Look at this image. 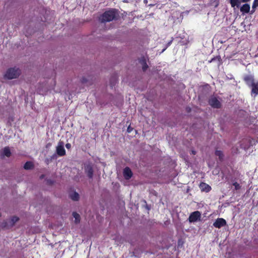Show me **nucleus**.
Returning a JSON list of instances; mask_svg holds the SVG:
<instances>
[{"label":"nucleus","mask_w":258,"mask_h":258,"mask_svg":"<svg viewBox=\"0 0 258 258\" xmlns=\"http://www.w3.org/2000/svg\"><path fill=\"white\" fill-rule=\"evenodd\" d=\"M123 174L125 179H130L133 176V172L128 167H126L123 171Z\"/></svg>","instance_id":"nucleus-9"},{"label":"nucleus","mask_w":258,"mask_h":258,"mask_svg":"<svg viewBox=\"0 0 258 258\" xmlns=\"http://www.w3.org/2000/svg\"><path fill=\"white\" fill-rule=\"evenodd\" d=\"M257 7H258V0H254L253 4H252V8H256Z\"/></svg>","instance_id":"nucleus-25"},{"label":"nucleus","mask_w":258,"mask_h":258,"mask_svg":"<svg viewBox=\"0 0 258 258\" xmlns=\"http://www.w3.org/2000/svg\"><path fill=\"white\" fill-rule=\"evenodd\" d=\"M243 80L247 86L250 87L252 84L254 83V77L251 75H247L244 76Z\"/></svg>","instance_id":"nucleus-6"},{"label":"nucleus","mask_w":258,"mask_h":258,"mask_svg":"<svg viewBox=\"0 0 258 258\" xmlns=\"http://www.w3.org/2000/svg\"><path fill=\"white\" fill-rule=\"evenodd\" d=\"M226 225V221L223 218H218L213 223V226L218 228H220Z\"/></svg>","instance_id":"nucleus-5"},{"label":"nucleus","mask_w":258,"mask_h":258,"mask_svg":"<svg viewBox=\"0 0 258 258\" xmlns=\"http://www.w3.org/2000/svg\"><path fill=\"white\" fill-rule=\"evenodd\" d=\"M255 8H254V9H253V8L252 7V10H251V14L255 12Z\"/></svg>","instance_id":"nucleus-29"},{"label":"nucleus","mask_w":258,"mask_h":258,"mask_svg":"<svg viewBox=\"0 0 258 258\" xmlns=\"http://www.w3.org/2000/svg\"><path fill=\"white\" fill-rule=\"evenodd\" d=\"M201 216V214L199 211H195L190 214L188 217V221L190 223L197 222L200 218Z\"/></svg>","instance_id":"nucleus-4"},{"label":"nucleus","mask_w":258,"mask_h":258,"mask_svg":"<svg viewBox=\"0 0 258 258\" xmlns=\"http://www.w3.org/2000/svg\"><path fill=\"white\" fill-rule=\"evenodd\" d=\"M191 153H192L193 155H195V154H196V151H195L192 150V151H191Z\"/></svg>","instance_id":"nucleus-31"},{"label":"nucleus","mask_w":258,"mask_h":258,"mask_svg":"<svg viewBox=\"0 0 258 258\" xmlns=\"http://www.w3.org/2000/svg\"><path fill=\"white\" fill-rule=\"evenodd\" d=\"M73 217L75 218V223L78 224L80 222V216L77 212H74L72 214Z\"/></svg>","instance_id":"nucleus-19"},{"label":"nucleus","mask_w":258,"mask_h":258,"mask_svg":"<svg viewBox=\"0 0 258 258\" xmlns=\"http://www.w3.org/2000/svg\"><path fill=\"white\" fill-rule=\"evenodd\" d=\"M148 68V66L147 63H144V64L142 65V69L144 72H145L147 69Z\"/></svg>","instance_id":"nucleus-27"},{"label":"nucleus","mask_w":258,"mask_h":258,"mask_svg":"<svg viewBox=\"0 0 258 258\" xmlns=\"http://www.w3.org/2000/svg\"><path fill=\"white\" fill-rule=\"evenodd\" d=\"M233 185L234 186L235 189L236 190L240 189V188H241V186L237 182H234L233 183Z\"/></svg>","instance_id":"nucleus-23"},{"label":"nucleus","mask_w":258,"mask_h":258,"mask_svg":"<svg viewBox=\"0 0 258 258\" xmlns=\"http://www.w3.org/2000/svg\"><path fill=\"white\" fill-rule=\"evenodd\" d=\"M3 156H6L7 157H9L11 155V152L10 148L8 147H6L4 148L2 152Z\"/></svg>","instance_id":"nucleus-17"},{"label":"nucleus","mask_w":258,"mask_h":258,"mask_svg":"<svg viewBox=\"0 0 258 258\" xmlns=\"http://www.w3.org/2000/svg\"><path fill=\"white\" fill-rule=\"evenodd\" d=\"M172 41H173V38H172V39H171L170 41H169L167 43L166 47H165V48L163 49L162 52H163L164 50H165V49H166L168 47H169V46L171 44V43H172Z\"/></svg>","instance_id":"nucleus-26"},{"label":"nucleus","mask_w":258,"mask_h":258,"mask_svg":"<svg viewBox=\"0 0 258 258\" xmlns=\"http://www.w3.org/2000/svg\"><path fill=\"white\" fill-rule=\"evenodd\" d=\"M119 18L118 11L112 9L104 12L101 16L100 20L102 23L117 20Z\"/></svg>","instance_id":"nucleus-1"},{"label":"nucleus","mask_w":258,"mask_h":258,"mask_svg":"<svg viewBox=\"0 0 258 258\" xmlns=\"http://www.w3.org/2000/svg\"><path fill=\"white\" fill-rule=\"evenodd\" d=\"M85 172L89 178H92L93 176V169L91 165H87L85 167Z\"/></svg>","instance_id":"nucleus-11"},{"label":"nucleus","mask_w":258,"mask_h":258,"mask_svg":"<svg viewBox=\"0 0 258 258\" xmlns=\"http://www.w3.org/2000/svg\"><path fill=\"white\" fill-rule=\"evenodd\" d=\"M250 8L249 4H245L241 7L240 10L242 13H248L250 11Z\"/></svg>","instance_id":"nucleus-16"},{"label":"nucleus","mask_w":258,"mask_h":258,"mask_svg":"<svg viewBox=\"0 0 258 258\" xmlns=\"http://www.w3.org/2000/svg\"><path fill=\"white\" fill-rule=\"evenodd\" d=\"M250 87H251V94H254L255 96L258 95V82L254 83Z\"/></svg>","instance_id":"nucleus-15"},{"label":"nucleus","mask_w":258,"mask_h":258,"mask_svg":"<svg viewBox=\"0 0 258 258\" xmlns=\"http://www.w3.org/2000/svg\"><path fill=\"white\" fill-rule=\"evenodd\" d=\"M34 164L31 161H27L24 165V168L25 170H29L33 169L34 168Z\"/></svg>","instance_id":"nucleus-18"},{"label":"nucleus","mask_w":258,"mask_h":258,"mask_svg":"<svg viewBox=\"0 0 258 258\" xmlns=\"http://www.w3.org/2000/svg\"><path fill=\"white\" fill-rule=\"evenodd\" d=\"M110 86L111 88H113L117 83V78L115 76H113L111 77L110 80Z\"/></svg>","instance_id":"nucleus-21"},{"label":"nucleus","mask_w":258,"mask_h":258,"mask_svg":"<svg viewBox=\"0 0 258 258\" xmlns=\"http://www.w3.org/2000/svg\"><path fill=\"white\" fill-rule=\"evenodd\" d=\"M217 60L218 61V65L220 64V62L221 60V58L220 55L216 56V57H214L212 58L210 60H209V62L211 63L214 61Z\"/></svg>","instance_id":"nucleus-22"},{"label":"nucleus","mask_w":258,"mask_h":258,"mask_svg":"<svg viewBox=\"0 0 258 258\" xmlns=\"http://www.w3.org/2000/svg\"><path fill=\"white\" fill-rule=\"evenodd\" d=\"M19 218L16 216L12 217L7 223L8 227H12L14 225L16 222L19 220Z\"/></svg>","instance_id":"nucleus-13"},{"label":"nucleus","mask_w":258,"mask_h":258,"mask_svg":"<svg viewBox=\"0 0 258 258\" xmlns=\"http://www.w3.org/2000/svg\"><path fill=\"white\" fill-rule=\"evenodd\" d=\"M127 132H128V133H130V132H131V128H130V126H128V128H127Z\"/></svg>","instance_id":"nucleus-30"},{"label":"nucleus","mask_w":258,"mask_h":258,"mask_svg":"<svg viewBox=\"0 0 258 258\" xmlns=\"http://www.w3.org/2000/svg\"><path fill=\"white\" fill-rule=\"evenodd\" d=\"M56 153L59 156H63L64 155V149L63 148V143L60 141L58 143L56 147Z\"/></svg>","instance_id":"nucleus-8"},{"label":"nucleus","mask_w":258,"mask_h":258,"mask_svg":"<svg viewBox=\"0 0 258 258\" xmlns=\"http://www.w3.org/2000/svg\"><path fill=\"white\" fill-rule=\"evenodd\" d=\"M215 155L219 157V159L220 161L223 160V152L220 150H216L215 151Z\"/></svg>","instance_id":"nucleus-20"},{"label":"nucleus","mask_w":258,"mask_h":258,"mask_svg":"<svg viewBox=\"0 0 258 258\" xmlns=\"http://www.w3.org/2000/svg\"><path fill=\"white\" fill-rule=\"evenodd\" d=\"M199 187L202 191L206 192H209L212 189L209 184L204 182L200 183Z\"/></svg>","instance_id":"nucleus-7"},{"label":"nucleus","mask_w":258,"mask_h":258,"mask_svg":"<svg viewBox=\"0 0 258 258\" xmlns=\"http://www.w3.org/2000/svg\"><path fill=\"white\" fill-rule=\"evenodd\" d=\"M141 64H142V65L144 64V63H147L146 62V60L145 58V57H142L141 59H140V60H139Z\"/></svg>","instance_id":"nucleus-24"},{"label":"nucleus","mask_w":258,"mask_h":258,"mask_svg":"<svg viewBox=\"0 0 258 258\" xmlns=\"http://www.w3.org/2000/svg\"><path fill=\"white\" fill-rule=\"evenodd\" d=\"M93 77L91 76H89L88 78L85 77H83L81 78V81L82 84H87V85H91L92 84V81Z\"/></svg>","instance_id":"nucleus-14"},{"label":"nucleus","mask_w":258,"mask_h":258,"mask_svg":"<svg viewBox=\"0 0 258 258\" xmlns=\"http://www.w3.org/2000/svg\"><path fill=\"white\" fill-rule=\"evenodd\" d=\"M66 147L67 149H70V148H71V145L70 144H69V143L66 144Z\"/></svg>","instance_id":"nucleus-28"},{"label":"nucleus","mask_w":258,"mask_h":258,"mask_svg":"<svg viewBox=\"0 0 258 258\" xmlns=\"http://www.w3.org/2000/svg\"><path fill=\"white\" fill-rule=\"evenodd\" d=\"M69 198L74 201H78L80 199V195L76 191H72L69 194Z\"/></svg>","instance_id":"nucleus-12"},{"label":"nucleus","mask_w":258,"mask_h":258,"mask_svg":"<svg viewBox=\"0 0 258 258\" xmlns=\"http://www.w3.org/2000/svg\"><path fill=\"white\" fill-rule=\"evenodd\" d=\"M44 175H41L40 176V178L41 179H42V178L44 177Z\"/></svg>","instance_id":"nucleus-32"},{"label":"nucleus","mask_w":258,"mask_h":258,"mask_svg":"<svg viewBox=\"0 0 258 258\" xmlns=\"http://www.w3.org/2000/svg\"><path fill=\"white\" fill-rule=\"evenodd\" d=\"M250 0H230V3L231 7L234 8L236 7L238 8L241 3H247Z\"/></svg>","instance_id":"nucleus-10"},{"label":"nucleus","mask_w":258,"mask_h":258,"mask_svg":"<svg viewBox=\"0 0 258 258\" xmlns=\"http://www.w3.org/2000/svg\"><path fill=\"white\" fill-rule=\"evenodd\" d=\"M21 70L16 68L9 69L6 72L5 77L9 80L16 79L21 75Z\"/></svg>","instance_id":"nucleus-2"},{"label":"nucleus","mask_w":258,"mask_h":258,"mask_svg":"<svg viewBox=\"0 0 258 258\" xmlns=\"http://www.w3.org/2000/svg\"><path fill=\"white\" fill-rule=\"evenodd\" d=\"M209 104L214 108H220L221 107V103L218 99L214 96L211 97L208 101Z\"/></svg>","instance_id":"nucleus-3"}]
</instances>
